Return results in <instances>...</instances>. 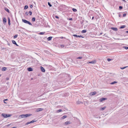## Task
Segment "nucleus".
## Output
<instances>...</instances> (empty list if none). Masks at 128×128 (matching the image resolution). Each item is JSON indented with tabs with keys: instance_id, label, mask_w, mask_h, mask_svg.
Listing matches in <instances>:
<instances>
[{
	"instance_id": "obj_41",
	"label": "nucleus",
	"mask_w": 128,
	"mask_h": 128,
	"mask_svg": "<svg viewBox=\"0 0 128 128\" xmlns=\"http://www.w3.org/2000/svg\"><path fill=\"white\" fill-rule=\"evenodd\" d=\"M77 58L79 59H81L82 58V56H79Z\"/></svg>"
},
{
	"instance_id": "obj_36",
	"label": "nucleus",
	"mask_w": 128,
	"mask_h": 128,
	"mask_svg": "<svg viewBox=\"0 0 128 128\" xmlns=\"http://www.w3.org/2000/svg\"><path fill=\"white\" fill-rule=\"evenodd\" d=\"M17 36H18V35L17 34H16V35H15V36H14V37H13L14 38H17Z\"/></svg>"
},
{
	"instance_id": "obj_61",
	"label": "nucleus",
	"mask_w": 128,
	"mask_h": 128,
	"mask_svg": "<svg viewBox=\"0 0 128 128\" xmlns=\"http://www.w3.org/2000/svg\"><path fill=\"white\" fill-rule=\"evenodd\" d=\"M85 27H86V26H84V28H85Z\"/></svg>"
},
{
	"instance_id": "obj_50",
	"label": "nucleus",
	"mask_w": 128,
	"mask_h": 128,
	"mask_svg": "<svg viewBox=\"0 0 128 128\" xmlns=\"http://www.w3.org/2000/svg\"><path fill=\"white\" fill-rule=\"evenodd\" d=\"M9 78H6V80H9Z\"/></svg>"
},
{
	"instance_id": "obj_44",
	"label": "nucleus",
	"mask_w": 128,
	"mask_h": 128,
	"mask_svg": "<svg viewBox=\"0 0 128 128\" xmlns=\"http://www.w3.org/2000/svg\"><path fill=\"white\" fill-rule=\"evenodd\" d=\"M30 124V122H27L25 124V125H28V124Z\"/></svg>"
},
{
	"instance_id": "obj_3",
	"label": "nucleus",
	"mask_w": 128,
	"mask_h": 128,
	"mask_svg": "<svg viewBox=\"0 0 128 128\" xmlns=\"http://www.w3.org/2000/svg\"><path fill=\"white\" fill-rule=\"evenodd\" d=\"M1 115L5 118L10 117L11 116V114H4L3 113Z\"/></svg>"
},
{
	"instance_id": "obj_11",
	"label": "nucleus",
	"mask_w": 128,
	"mask_h": 128,
	"mask_svg": "<svg viewBox=\"0 0 128 128\" xmlns=\"http://www.w3.org/2000/svg\"><path fill=\"white\" fill-rule=\"evenodd\" d=\"M43 109L42 108H38L36 110V112H39L42 110Z\"/></svg>"
},
{
	"instance_id": "obj_54",
	"label": "nucleus",
	"mask_w": 128,
	"mask_h": 128,
	"mask_svg": "<svg viewBox=\"0 0 128 128\" xmlns=\"http://www.w3.org/2000/svg\"><path fill=\"white\" fill-rule=\"evenodd\" d=\"M94 16H93L92 17V20H93L94 19Z\"/></svg>"
},
{
	"instance_id": "obj_24",
	"label": "nucleus",
	"mask_w": 128,
	"mask_h": 128,
	"mask_svg": "<svg viewBox=\"0 0 128 128\" xmlns=\"http://www.w3.org/2000/svg\"><path fill=\"white\" fill-rule=\"evenodd\" d=\"M106 108V106H104L100 109L102 110L103 111Z\"/></svg>"
},
{
	"instance_id": "obj_58",
	"label": "nucleus",
	"mask_w": 128,
	"mask_h": 128,
	"mask_svg": "<svg viewBox=\"0 0 128 128\" xmlns=\"http://www.w3.org/2000/svg\"><path fill=\"white\" fill-rule=\"evenodd\" d=\"M83 22H84V21H83V22H82V23H81V24H82V23H83Z\"/></svg>"
},
{
	"instance_id": "obj_22",
	"label": "nucleus",
	"mask_w": 128,
	"mask_h": 128,
	"mask_svg": "<svg viewBox=\"0 0 128 128\" xmlns=\"http://www.w3.org/2000/svg\"><path fill=\"white\" fill-rule=\"evenodd\" d=\"M36 122V120H32L30 122V124H31L32 123H34V122Z\"/></svg>"
},
{
	"instance_id": "obj_51",
	"label": "nucleus",
	"mask_w": 128,
	"mask_h": 128,
	"mask_svg": "<svg viewBox=\"0 0 128 128\" xmlns=\"http://www.w3.org/2000/svg\"><path fill=\"white\" fill-rule=\"evenodd\" d=\"M118 16H119V17H120L121 16V14H119Z\"/></svg>"
},
{
	"instance_id": "obj_59",
	"label": "nucleus",
	"mask_w": 128,
	"mask_h": 128,
	"mask_svg": "<svg viewBox=\"0 0 128 128\" xmlns=\"http://www.w3.org/2000/svg\"><path fill=\"white\" fill-rule=\"evenodd\" d=\"M8 45L9 46H10V44H8Z\"/></svg>"
},
{
	"instance_id": "obj_10",
	"label": "nucleus",
	"mask_w": 128,
	"mask_h": 128,
	"mask_svg": "<svg viewBox=\"0 0 128 128\" xmlns=\"http://www.w3.org/2000/svg\"><path fill=\"white\" fill-rule=\"evenodd\" d=\"M40 68L41 71L43 72H44L45 71L44 68L42 66H40Z\"/></svg>"
},
{
	"instance_id": "obj_13",
	"label": "nucleus",
	"mask_w": 128,
	"mask_h": 128,
	"mask_svg": "<svg viewBox=\"0 0 128 128\" xmlns=\"http://www.w3.org/2000/svg\"><path fill=\"white\" fill-rule=\"evenodd\" d=\"M27 70L30 72L32 71H33V69L31 67H29L27 68Z\"/></svg>"
},
{
	"instance_id": "obj_53",
	"label": "nucleus",
	"mask_w": 128,
	"mask_h": 128,
	"mask_svg": "<svg viewBox=\"0 0 128 128\" xmlns=\"http://www.w3.org/2000/svg\"><path fill=\"white\" fill-rule=\"evenodd\" d=\"M8 100V99H6L4 100V101H7Z\"/></svg>"
},
{
	"instance_id": "obj_49",
	"label": "nucleus",
	"mask_w": 128,
	"mask_h": 128,
	"mask_svg": "<svg viewBox=\"0 0 128 128\" xmlns=\"http://www.w3.org/2000/svg\"><path fill=\"white\" fill-rule=\"evenodd\" d=\"M60 38L61 39H63V38H65V37H63L62 36V37H60Z\"/></svg>"
},
{
	"instance_id": "obj_60",
	"label": "nucleus",
	"mask_w": 128,
	"mask_h": 128,
	"mask_svg": "<svg viewBox=\"0 0 128 128\" xmlns=\"http://www.w3.org/2000/svg\"><path fill=\"white\" fill-rule=\"evenodd\" d=\"M85 27H86V26H84V28H85Z\"/></svg>"
},
{
	"instance_id": "obj_15",
	"label": "nucleus",
	"mask_w": 128,
	"mask_h": 128,
	"mask_svg": "<svg viewBox=\"0 0 128 128\" xmlns=\"http://www.w3.org/2000/svg\"><path fill=\"white\" fill-rule=\"evenodd\" d=\"M7 69V68L6 67H2V71H5L6 70V69Z\"/></svg>"
},
{
	"instance_id": "obj_5",
	"label": "nucleus",
	"mask_w": 128,
	"mask_h": 128,
	"mask_svg": "<svg viewBox=\"0 0 128 128\" xmlns=\"http://www.w3.org/2000/svg\"><path fill=\"white\" fill-rule=\"evenodd\" d=\"M96 60H94L92 61L91 62H87V63H90L92 64H94L96 63Z\"/></svg>"
},
{
	"instance_id": "obj_21",
	"label": "nucleus",
	"mask_w": 128,
	"mask_h": 128,
	"mask_svg": "<svg viewBox=\"0 0 128 128\" xmlns=\"http://www.w3.org/2000/svg\"><path fill=\"white\" fill-rule=\"evenodd\" d=\"M4 10H5L6 11V12H8V13H9L10 12H9V10L7 8H4Z\"/></svg>"
},
{
	"instance_id": "obj_57",
	"label": "nucleus",
	"mask_w": 128,
	"mask_h": 128,
	"mask_svg": "<svg viewBox=\"0 0 128 128\" xmlns=\"http://www.w3.org/2000/svg\"><path fill=\"white\" fill-rule=\"evenodd\" d=\"M123 1L124 2H126V0H123Z\"/></svg>"
},
{
	"instance_id": "obj_62",
	"label": "nucleus",
	"mask_w": 128,
	"mask_h": 128,
	"mask_svg": "<svg viewBox=\"0 0 128 128\" xmlns=\"http://www.w3.org/2000/svg\"><path fill=\"white\" fill-rule=\"evenodd\" d=\"M4 103H6V102H4Z\"/></svg>"
},
{
	"instance_id": "obj_37",
	"label": "nucleus",
	"mask_w": 128,
	"mask_h": 128,
	"mask_svg": "<svg viewBox=\"0 0 128 128\" xmlns=\"http://www.w3.org/2000/svg\"><path fill=\"white\" fill-rule=\"evenodd\" d=\"M30 14V15H31L32 14V12L31 11H30L28 12V14Z\"/></svg>"
},
{
	"instance_id": "obj_63",
	"label": "nucleus",
	"mask_w": 128,
	"mask_h": 128,
	"mask_svg": "<svg viewBox=\"0 0 128 128\" xmlns=\"http://www.w3.org/2000/svg\"><path fill=\"white\" fill-rule=\"evenodd\" d=\"M1 76V74H0V77Z\"/></svg>"
},
{
	"instance_id": "obj_55",
	"label": "nucleus",
	"mask_w": 128,
	"mask_h": 128,
	"mask_svg": "<svg viewBox=\"0 0 128 128\" xmlns=\"http://www.w3.org/2000/svg\"><path fill=\"white\" fill-rule=\"evenodd\" d=\"M15 44L16 46H18V45L16 43V44Z\"/></svg>"
},
{
	"instance_id": "obj_18",
	"label": "nucleus",
	"mask_w": 128,
	"mask_h": 128,
	"mask_svg": "<svg viewBox=\"0 0 128 128\" xmlns=\"http://www.w3.org/2000/svg\"><path fill=\"white\" fill-rule=\"evenodd\" d=\"M52 36H50L47 38V39L48 40L50 41L52 40Z\"/></svg>"
},
{
	"instance_id": "obj_42",
	"label": "nucleus",
	"mask_w": 128,
	"mask_h": 128,
	"mask_svg": "<svg viewBox=\"0 0 128 128\" xmlns=\"http://www.w3.org/2000/svg\"><path fill=\"white\" fill-rule=\"evenodd\" d=\"M60 46L61 48H63L64 47V45L63 44H62Z\"/></svg>"
},
{
	"instance_id": "obj_7",
	"label": "nucleus",
	"mask_w": 128,
	"mask_h": 128,
	"mask_svg": "<svg viewBox=\"0 0 128 128\" xmlns=\"http://www.w3.org/2000/svg\"><path fill=\"white\" fill-rule=\"evenodd\" d=\"M96 92H91L90 93V95L91 96L94 95L96 94Z\"/></svg>"
},
{
	"instance_id": "obj_28",
	"label": "nucleus",
	"mask_w": 128,
	"mask_h": 128,
	"mask_svg": "<svg viewBox=\"0 0 128 128\" xmlns=\"http://www.w3.org/2000/svg\"><path fill=\"white\" fill-rule=\"evenodd\" d=\"M66 115H64L63 116H62L61 118L62 119H64L65 118H66Z\"/></svg>"
},
{
	"instance_id": "obj_52",
	"label": "nucleus",
	"mask_w": 128,
	"mask_h": 128,
	"mask_svg": "<svg viewBox=\"0 0 128 128\" xmlns=\"http://www.w3.org/2000/svg\"><path fill=\"white\" fill-rule=\"evenodd\" d=\"M103 33H102H102H100V34H99V35H101Z\"/></svg>"
},
{
	"instance_id": "obj_35",
	"label": "nucleus",
	"mask_w": 128,
	"mask_h": 128,
	"mask_svg": "<svg viewBox=\"0 0 128 128\" xmlns=\"http://www.w3.org/2000/svg\"><path fill=\"white\" fill-rule=\"evenodd\" d=\"M64 5H61L59 7H61V8H64Z\"/></svg>"
},
{
	"instance_id": "obj_12",
	"label": "nucleus",
	"mask_w": 128,
	"mask_h": 128,
	"mask_svg": "<svg viewBox=\"0 0 128 128\" xmlns=\"http://www.w3.org/2000/svg\"><path fill=\"white\" fill-rule=\"evenodd\" d=\"M111 29L115 31H117L118 30L117 28L114 27H112Z\"/></svg>"
},
{
	"instance_id": "obj_33",
	"label": "nucleus",
	"mask_w": 128,
	"mask_h": 128,
	"mask_svg": "<svg viewBox=\"0 0 128 128\" xmlns=\"http://www.w3.org/2000/svg\"><path fill=\"white\" fill-rule=\"evenodd\" d=\"M123 48L125 49L126 50H128V47L127 46H124L123 47Z\"/></svg>"
},
{
	"instance_id": "obj_31",
	"label": "nucleus",
	"mask_w": 128,
	"mask_h": 128,
	"mask_svg": "<svg viewBox=\"0 0 128 128\" xmlns=\"http://www.w3.org/2000/svg\"><path fill=\"white\" fill-rule=\"evenodd\" d=\"M81 103H82V102L80 101H78L76 102V103L78 104H80Z\"/></svg>"
},
{
	"instance_id": "obj_16",
	"label": "nucleus",
	"mask_w": 128,
	"mask_h": 128,
	"mask_svg": "<svg viewBox=\"0 0 128 128\" xmlns=\"http://www.w3.org/2000/svg\"><path fill=\"white\" fill-rule=\"evenodd\" d=\"M126 27V26L124 25H122L121 26H120V29H122L124 28H125Z\"/></svg>"
},
{
	"instance_id": "obj_39",
	"label": "nucleus",
	"mask_w": 128,
	"mask_h": 128,
	"mask_svg": "<svg viewBox=\"0 0 128 128\" xmlns=\"http://www.w3.org/2000/svg\"><path fill=\"white\" fill-rule=\"evenodd\" d=\"M122 6H119V9L120 10L122 9Z\"/></svg>"
},
{
	"instance_id": "obj_29",
	"label": "nucleus",
	"mask_w": 128,
	"mask_h": 128,
	"mask_svg": "<svg viewBox=\"0 0 128 128\" xmlns=\"http://www.w3.org/2000/svg\"><path fill=\"white\" fill-rule=\"evenodd\" d=\"M44 32H41L39 33V34L40 35H43L44 34Z\"/></svg>"
},
{
	"instance_id": "obj_17",
	"label": "nucleus",
	"mask_w": 128,
	"mask_h": 128,
	"mask_svg": "<svg viewBox=\"0 0 128 128\" xmlns=\"http://www.w3.org/2000/svg\"><path fill=\"white\" fill-rule=\"evenodd\" d=\"M6 19L5 18H4L3 19V23H6Z\"/></svg>"
},
{
	"instance_id": "obj_27",
	"label": "nucleus",
	"mask_w": 128,
	"mask_h": 128,
	"mask_svg": "<svg viewBox=\"0 0 128 128\" xmlns=\"http://www.w3.org/2000/svg\"><path fill=\"white\" fill-rule=\"evenodd\" d=\"M117 83V82H116V81H114L113 82H112L111 83H110V84H114L116 83Z\"/></svg>"
},
{
	"instance_id": "obj_56",
	"label": "nucleus",
	"mask_w": 128,
	"mask_h": 128,
	"mask_svg": "<svg viewBox=\"0 0 128 128\" xmlns=\"http://www.w3.org/2000/svg\"><path fill=\"white\" fill-rule=\"evenodd\" d=\"M126 33H128V31H126Z\"/></svg>"
},
{
	"instance_id": "obj_48",
	"label": "nucleus",
	"mask_w": 128,
	"mask_h": 128,
	"mask_svg": "<svg viewBox=\"0 0 128 128\" xmlns=\"http://www.w3.org/2000/svg\"><path fill=\"white\" fill-rule=\"evenodd\" d=\"M30 7L31 8H32L33 7V6L32 5H30Z\"/></svg>"
},
{
	"instance_id": "obj_1",
	"label": "nucleus",
	"mask_w": 128,
	"mask_h": 128,
	"mask_svg": "<svg viewBox=\"0 0 128 128\" xmlns=\"http://www.w3.org/2000/svg\"><path fill=\"white\" fill-rule=\"evenodd\" d=\"M31 115V114H22L19 117H20L21 118H25L30 116Z\"/></svg>"
},
{
	"instance_id": "obj_30",
	"label": "nucleus",
	"mask_w": 128,
	"mask_h": 128,
	"mask_svg": "<svg viewBox=\"0 0 128 128\" xmlns=\"http://www.w3.org/2000/svg\"><path fill=\"white\" fill-rule=\"evenodd\" d=\"M12 43H13V44H16V41H14V40H12Z\"/></svg>"
},
{
	"instance_id": "obj_6",
	"label": "nucleus",
	"mask_w": 128,
	"mask_h": 128,
	"mask_svg": "<svg viewBox=\"0 0 128 128\" xmlns=\"http://www.w3.org/2000/svg\"><path fill=\"white\" fill-rule=\"evenodd\" d=\"M107 100V98H101L100 99V102H102L103 101L105 100Z\"/></svg>"
},
{
	"instance_id": "obj_9",
	"label": "nucleus",
	"mask_w": 128,
	"mask_h": 128,
	"mask_svg": "<svg viewBox=\"0 0 128 128\" xmlns=\"http://www.w3.org/2000/svg\"><path fill=\"white\" fill-rule=\"evenodd\" d=\"M73 36H74V37H76V38H78V37H79V38H80V37H82V38H84V37H83L82 36H81V35H80V36H78L76 35V34H73Z\"/></svg>"
},
{
	"instance_id": "obj_4",
	"label": "nucleus",
	"mask_w": 128,
	"mask_h": 128,
	"mask_svg": "<svg viewBox=\"0 0 128 128\" xmlns=\"http://www.w3.org/2000/svg\"><path fill=\"white\" fill-rule=\"evenodd\" d=\"M67 76V74H60L59 75V76L61 78H63L66 76Z\"/></svg>"
},
{
	"instance_id": "obj_45",
	"label": "nucleus",
	"mask_w": 128,
	"mask_h": 128,
	"mask_svg": "<svg viewBox=\"0 0 128 128\" xmlns=\"http://www.w3.org/2000/svg\"><path fill=\"white\" fill-rule=\"evenodd\" d=\"M111 60H112V59H111L110 58H108V59H107V60L108 61V62H110V61Z\"/></svg>"
},
{
	"instance_id": "obj_34",
	"label": "nucleus",
	"mask_w": 128,
	"mask_h": 128,
	"mask_svg": "<svg viewBox=\"0 0 128 128\" xmlns=\"http://www.w3.org/2000/svg\"><path fill=\"white\" fill-rule=\"evenodd\" d=\"M128 66H124V67H122V68H120L122 69H124L126 68H127V67H128Z\"/></svg>"
},
{
	"instance_id": "obj_43",
	"label": "nucleus",
	"mask_w": 128,
	"mask_h": 128,
	"mask_svg": "<svg viewBox=\"0 0 128 128\" xmlns=\"http://www.w3.org/2000/svg\"><path fill=\"white\" fill-rule=\"evenodd\" d=\"M25 14L26 16H28V12H26L25 13Z\"/></svg>"
},
{
	"instance_id": "obj_38",
	"label": "nucleus",
	"mask_w": 128,
	"mask_h": 128,
	"mask_svg": "<svg viewBox=\"0 0 128 128\" xmlns=\"http://www.w3.org/2000/svg\"><path fill=\"white\" fill-rule=\"evenodd\" d=\"M62 109H60L57 111V112H62Z\"/></svg>"
},
{
	"instance_id": "obj_8",
	"label": "nucleus",
	"mask_w": 128,
	"mask_h": 128,
	"mask_svg": "<svg viewBox=\"0 0 128 128\" xmlns=\"http://www.w3.org/2000/svg\"><path fill=\"white\" fill-rule=\"evenodd\" d=\"M71 123L70 121H66L64 123V125L66 126Z\"/></svg>"
},
{
	"instance_id": "obj_46",
	"label": "nucleus",
	"mask_w": 128,
	"mask_h": 128,
	"mask_svg": "<svg viewBox=\"0 0 128 128\" xmlns=\"http://www.w3.org/2000/svg\"><path fill=\"white\" fill-rule=\"evenodd\" d=\"M68 20H72V18H69Z\"/></svg>"
},
{
	"instance_id": "obj_47",
	"label": "nucleus",
	"mask_w": 128,
	"mask_h": 128,
	"mask_svg": "<svg viewBox=\"0 0 128 128\" xmlns=\"http://www.w3.org/2000/svg\"><path fill=\"white\" fill-rule=\"evenodd\" d=\"M55 18L57 19H58L59 18V17L57 16H56Z\"/></svg>"
},
{
	"instance_id": "obj_14",
	"label": "nucleus",
	"mask_w": 128,
	"mask_h": 128,
	"mask_svg": "<svg viewBox=\"0 0 128 128\" xmlns=\"http://www.w3.org/2000/svg\"><path fill=\"white\" fill-rule=\"evenodd\" d=\"M8 25L10 26V20L9 17H8Z\"/></svg>"
},
{
	"instance_id": "obj_2",
	"label": "nucleus",
	"mask_w": 128,
	"mask_h": 128,
	"mask_svg": "<svg viewBox=\"0 0 128 128\" xmlns=\"http://www.w3.org/2000/svg\"><path fill=\"white\" fill-rule=\"evenodd\" d=\"M22 20L23 22L26 24H28L29 25L32 26V24L29 21L24 19H22Z\"/></svg>"
},
{
	"instance_id": "obj_25",
	"label": "nucleus",
	"mask_w": 128,
	"mask_h": 128,
	"mask_svg": "<svg viewBox=\"0 0 128 128\" xmlns=\"http://www.w3.org/2000/svg\"><path fill=\"white\" fill-rule=\"evenodd\" d=\"M28 6L27 5H26L24 7V9L26 10L28 8Z\"/></svg>"
},
{
	"instance_id": "obj_26",
	"label": "nucleus",
	"mask_w": 128,
	"mask_h": 128,
	"mask_svg": "<svg viewBox=\"0 0 128 128\" xmlns=\"http://www.w3.org/2000/svg\"><path fill=\"white\" fill-rule=\"evenodd\" d=\"M32 20L33 22H34L35 21L36 18L35 17L32 18Z\"/></svg>"
},
{
	"instance_id": "obj_32",
	"label": "nucleus",
	"mask_w": 128,
	"mask_h": 128,
	"mask_svg": "<svg viewBox=\"0 0 128 128\" xmlns=\"http://www.w3.org/2000/svg\"><path fill=\"white\" fill-rule=\"evenodd\" d=\"M48 5L50 7H51L52 6V5L50 4L49 2H48Z\"/></svg>"
},
{
	"instance_id": "obj_20",
	"label": "nucleus",
	"mask_w": 128,
	"mask_h": 128,
	"mask_svg": "<svg viewBox=\"0 0 128 128\" xmlns=\"http://www.w3.org/2000/svg\"><path fill=\"white\" fill-rule=\"evenodd\" d=\"M72 10L74 12H76L77 11V10L74 8H72Z\"/></svg>"
},
{
	"instance_id": "obj_19",
	"label": "nucleus",
	"mask_w": 128,
	"mask_h": 128,
	"mask_svg": "<svg viewBox=\"0 0 128 128\" xmlns=\"http://www.w3.org/2000/svg\"><path fill=\"white\" fill-rule=\"evenodd\" d=\"M58 10L60 11H62L63 10V9L61 7H59L58 8Z\"/></svg>"
},
{
	"instance_id": "obj_23",
	"label": "nucleus",
	"mask_w": 128,
	"mask_h": 128,
	"mask_svg": "<svg viewBox=\"0 0 128 128\" xmlns=\"http://www.w3.org/2000/svg\"><path fill=\"white\" fill-rule=\"evenodd\" d=\"M86 30H83L82 31V33H86Z\"/></svg>"
},
{
	"instance_id": "obj_40",
	"label": "nucleus",
	"mask_w": 128,
	"mask_h": 128,
	"mask_svg": "<svg viewBox=\"0 0 128 128\" xmlns=\"http://www.w3.org/2000/svg\"><path fill=\"white\" fill-rule=\"evenodd\" d=\"M126 13L124 14L122 16L123 17H125L126 16Z\"/></svg>"
}]
</instances>
